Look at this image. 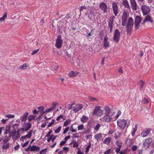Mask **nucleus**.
I'll return each instance as SVG.
<instances>
[{
    "mask_svg": "<svg viewBox=\"0 0 154 154\" xmlns=\"http://www.w3.org/2000/svg\"><path fill=\"white\" fill-rule=\"evenodd\" d=\"M117 124L119 128L122 130H124L125 126L128 128L130 122L124 119H119L117 121Z\"/></svg>",
    "mask_w": 154,
    "mask_h": 154,
    "instance_id": "f257e3e1",
    "label": "nucleus"
},
{
    "mask_svg": "<svg viewBox=\"0 0 154 154\" xmlns=\"http://www.w3.org/2000/svg\"><path fill=\"white\" fill-rule=\"evenodd\" d=\"M133 25V20L132 18L129 17L126 24V31L128 33H131V32Z\"/></svg>",
    "mask_w": 154,
    "mask_h": 154,
    "instance_id": "f03ea898",
    "label": "nucleus"
},
{
    "mask_svg": "<svg viewBox=\"0 0 154 154\" xmlns=\"http://www.w3.org/2000/svg\"><path fill=\"white\" fill-rule=\"evenodd\" d=\"M103 113V110L101 109V107L99 106H97L95 107L92 114L93 115H95L97 117H100L102 115Z\"/></svg>",
    "mask_w": 154,
    "mask_h": 154,
    "instance_id": "7ed1b4c3",
    "label": "nucleus"
},
{
    "mask_svg": "<svg viewBox=\"0 0 154 154\" xmlns=\"http://www.w3.org/2000/svg\"><path fill=\"white\" fill-rule=\"evenodd\" d=\"M120 32L118 29H116L114 34V41L116 42H118L120 40Z\"/></svg>",
    "mask_w": 154,
    "mask_h": 154,
    "instance_id": "20e7f679",
    "label": "nucleus"
},
{
    "mask_svg": "<svg viewBox=\"0 0 154 154\" xmlns=\"http://www.w3.org/2000/svg\"><path fill=\"white\" fill-rule=\"evenodd\" d=\"M63 43V40L61 39V35H58L56 40V47L58 48H61Z\"/></svg>",
    "mask_w": 154,
    "mask_h": 154,
    "instance_id": "39448f33",
    "label": "nucleus"
},
{
    "mask_svg": "<svg viewBox=\"0 0 154 154\" xmlns=\"http://www.w3.org/2000/svg\"><path fill=\"white\" fill-rule=\"evenodd\" d=\"M31 124L30 123L26 122L24 123L23 127L20 128L19 131L23 132L28 131L31 127Z\"/></svg>",
    "mask_w": 154,
    "mask_h": 154,
    "instance_id": "423d86ee",
    "label": "nucleus"
},
{
    "mask_svg": "<svg viewBox=\"0 0 154 154\" xmlns=\"http://www.w3.org/2000/svg\"><path fill=\"white\" fill-rule=\"evenodd\" d=\"M141 9L144 15L148 14L150 10L149 7L146 5L142 6L141 7Z\"/></svg>",
    "mask_w": 154,
    "mask_h": 154,
    "instance_id": "0eeeda50",
    "label": "nucleus"
},
{
    "mask_svg": "<svg viewBox=\"0 0 154 154\" xmlns=\"http://www.w3.org/2000/svg\"><path fill=\"white\" fill-rule=\"evenodd\" d=\"M112 4V8L114 14L115 16H116L119 13L118 6L117 4L114 2H113Z\"/></svg>",
    "mask_w": 154,
    "mask_h": 154,
    "instance_id": "6e6552de",
    "label": "nucleus"
},
{
    "mask_svg": "<svg viewBox=\"0 0 154 154\" xmlns=\"http://www.w3.org/2000/svg\"><path fill=\"white\" fill-rule=\"evenodd\" d=\"M103 47L105 49L109 47L110 44L108 40V38L107 36H105L104 38L103 41Z\"/></svg>",
    "mask_w": 154,
    "mask_h": 154,
    "instance_id": "1a4fd4ad",
    "label": "nucleus"
},
{
    "mask_svg": "<svg viewBox=\"0 0 154 154\" xmlns=\"http://www.w3.org/2000/svg\"><path fill=\"white\" fill-rule=\"evenodd\" d=\"M83 108V106L82 104H78L75 106L73 107V111L75 112H77L81 110Z\"/></svg>",
    "mask_w": 154,
    "mask_h": 154,
    "instance_id": "9d476101",
    "label": "nucleus"
},
{
    "mask_svg": "<svg viewBox=\"0 0 154 154\" xmlns=\"http://www.w3.org/2000/svg\"><path fill=\"white\" fill-rule=\"evenodd\" d=\"M131 7L133 10H136L137 9V5L135 0H130Z\"/></svg>",
    "mask_w": 154,
    "mask_h": 154,
    "instance_id": "9b49d317",
    "label": "nucleus"
},
{
    "mask_svg": "<svg viewBox=\"0 0 154 154\" xmlns=\"http://www.w3.org/2000/svg\"><path fill=\"white\" fill-rule=\"evenodd\" d=\"M32 131H31L28 132V134L24 136H22L20 138V140L23 141L24 140H26L27 138H30L32 136Z\"/></svg>",
    "mask_w": 154,
    "mask_h": 154,
    "instance_id": "f8f14e48",
    "label": "nucleus"
},
{
    "mask_svg": "<svg viewBox=\"0 0 154 154\" xmlns=\"http://www.w3.org/2000/svg\"><path fill=\"white\" fill-rule=\"evenodd\" d=\"M100 7L104 13H106L107 12L108 8L106 3L104 2L101 3L100 5Z\"/></svg>",
    "mask_w": 154,
    "mask_h": 154,
    "instance_id": "ddd939ff",
    "label": "nucleus"
},
{
    "mask_svg": "<svg viewBox=\"0 0 154 154\" xmlns=\"http://www.w3.org/2000/svg\"><path fill=\"white\" fill-rule=\"evenodd\" d=\"M152 141V139L151 137L148 138L146 139L143 143V145L146 147H148Z\"/></svg>",
    "mask_w": 154,
    "mask_h": 154,
    "instance_id": "4468645a",
    "label": "nucleus"
},
{
    "mask_svg": "<svg viewBox=\"0 0 154 154\" xmlns=\"http://www.w3.org/2000/svg\"><path fill=\"white\" fill-rule=\"evenodd\" d=\"M79 73V72L78 71H71L68 74V75L69 77H74L77 76Z\"/></svg>",
    "mask_w": 154,
    "mask_h": 154,
    "instance_id": "2eb2a0df",
    "label": "nucleus"
},
{
    "mask_svg": "<svg viewBox=\"0 0 154 154\" xmlns=\"http://www.w3.org/2000/svg\"><path fill=\"white\" fill-rule=\"evenodd\" d=\"M150 131V129L149 128H147L144 130L141 134V136L144 137L147 136L149 133Z\"/></svg>",
    "mask_w": 154,
    "mask_h": 154,
    "instance_id": "dca6fc26",
    "label": "nucleus"
},
{
    "mask_svg": "<svg viewBox=\"0 0 154 154\" xmlns=\"http://www.w3.org/2000/svg\"><path fill=\"white\" fill-rule=\"evenodd\" d=\"M103 135L101 133L97 134L94 136V138L97 141L101 140L103 139Z\"/></svg>",
    "mask_w": 154,
    "mask_h": 154,
    "instance_id": "f3484780",
    "label": "nucleus"
},
{
    "mask_svg": "<svg viewBox=\"0 0 154 154\" xmlns=\"http://www.w3.org/2000/svg\"><path fill=\"white\" fill-rule=\"evenodd\" d=\"M112 119V117H111L108 114H106L103 118V121L106 122H110Z\"/></svg>",
    "mask_w": 154,
    "mask_h": 154,
    "instance_id": "a211bd4d",
    "label": "nucleus"
},
{
    "mask_svg": "<svg viewBox=\"0 0 154 154\" xmlns=\"http://www.w3.org/2000/svg\"><path fill=\"white\" fill-rule=\"evenodd\" d=\"M89 119V117L83 115L80 118V121L83 123L87 122Z\"/></svg>",
    "mask_w": 154,
    "mask_h": 154,
    "instance_id": "6ab92c4d",
    "label": "nucleus"
},
{
    "mask_svg": "<svg viewBox=\"0 0 154 154\" xmlns=\"http://www.w3.org/2000/svg\"><path fill=\"white\" fill-rule=\"evenodd\" d=\"M58 104L57 103L54 102L52 104V106L49 109H48L46 110L45 111V112H46V113H48L50 112H51V111H52L53 109H54V108H55L57 105Z\"/></svg>",
    "mask_w": 154,
    "mask_h": 154,
    "instance_id": "aec40b11",
    "label": "nucleus"
},
{
    "mask_svg": "<svg viewBox=\"0 0 154 154\" xmlns=\"http://www.w3.org/2000/svg\"><path fill=\"white\" fill-rule=\"evenodd\" d=\"M149 21L151 23L152 22V20L151 17L149 15H147L145 18V19L143 20V22L142 23V24L143 25L144 23L147 21Z\"/></svg>",
    "mask_w": 154,
    "mask_h": 154,
    "instance_id": "412c9836",
    "label": "nucleus"
},
{
    "mask_svg": "<svg viewBox=\"0 0 154 154\" xmlns=\"http://www.w3.org/2000/svg\"><path fill=\"white\" fill-rule=\"evenodd\" d=\"M122 3L125 8L130 9V7L128 1L127 0H122Z\"/></svg>",
    "mask_w": 154,
    "mask_h": 154,
    "instance_id": "4be33fe9",
    "label": "nucleus"
},
{
    "mask_svg": "<svg viewBox=\"0 0 154 154\" xmlns=\"http://www.w3.org/2000/svg\"><path fill=\"white\" fill-rule=\"evenodd\" d=\"M115 17L113 16H111L109 18V26H113V24L114 22V19Z\"/></svg>",
    "mask_w": 154,
    "mask_h": 154,
    "instance_id": "5701e85b",
    "label": "nucleus"
},
{
    "mask_svg": "<svg viewBox=\"0 0 154 154\" xmlns=\"http://www.w3.org/2000/svg\"><path fill=\"white\" fill-rule=\"evenodd\" d=\"M28 115V113L27 112H26L23 115L22 117L21 121L22 122H25L27 119V117Z\"/></svg>",
    "mask_w": 154,
    "mask_h": 154,
    "instance_id": "b1692460",
    "label": "nucleus"
},
{
    "mask_svg": "<svg viewBox=\"0 0 154 154\" xmlns=\"http://www.w3.org/2000/svg\"><path fill=\"white\" fill-rule=\"evenodd\" d=\"M30 150L31 151H38L39 150V147L37 146H31Z\"/></svg>",
    "mask_w": 154,
    "mask_h": 154,
    "instance_id": "393cba45",
    "label": "nucleus"
},
{
    "mask_svg": "<svg viewBox=\"0 0 154 154\" xmlns=\"http://www.w3.org/2000/svg\"><path fill=\"white\" fill-rule=\"evenodd\" d=\"M111 139L110 137H107L103 141V143L106 144L108 145L110 143Z\"/></svg>",
    "mask_w": 154,
    "mask_h": 154,
    "instance_id": "a878e982",
    "label": "nucleus"
},
{
    "mask_svg": "<svg viewBox=\"0 0 154 154\" xmlns=\"http://www.w3.org/2000/svg\"><path fill=\"white\" fill-rule=\"evenodd\" d=\"M104 110L106 112V114H108L111 111L110 108L108 106H105L104 107Z\"/></svg>",
    "mask_w": 154,
    "mask_h": 154,
    "instance_id": "bb28decb",
    "label": "nucleus"
},
{
    "mask_svg": "<svg viewBox=\"0 0 154 154\" xmlns=\"http://www.w3.org/2000/svg\"><path fill=\"white\" fill-rule=\"evenodd\" d=\"M121 134V133L117 131L115 133L114 137L116 139L119 138L120 137Z\"/></svg>",
    "mask_w": 154,
    "mask_h": 154,
    "instance_id": "cd10ccee",
    "label": "nucleus"
},
{
    "mask_svg": "<svg viewBox=\"0 0 154 154\" xmlns=\"http://www.w3.org/2000/svg\"><path fill=\"white\" fill-rule=\"evenodd\" d=\"M71 122V120L70 119H68V120H66L64 122L63 125L64 127L67 126Z\"/></svg>",
    "mask_w": 154,
    "mask_h": 154,
    "instance_id": "c85d7f7f",
    "label": "nucleus"
},
{
    "mask_svg": "<svg viewBox=\"0 0 154 154\" xmlns=\"http://www.w3.org/2000/svg\"><path fill=\"white\" fill-rule=\"evenodd\" d=\"M29 66V65H27V64L26 63H25L23 64V65L20 66L19 68L20 69H26V68L28 67Z\"/></svg>",
    "mask_w": 154,
    "mask_h": 154,
    "instance_id": "c756f323",
    "label": "nucleus"
},
{
    "mask_svg": "<svg viewBox=\"0 0 154 154\" xmlns=\"http://www.w3.org/2000/svg\"><path fill=\"white\" fill-rule=\"evenodd\" d=\"M139 83L140 85V90H141L142 89L144 85V82L142 80H141L139 82Z\"/></svg>",
    "mask_w": 154,
    "mask_h": 154,
    "instance_id": "7c9ffc66",
    "label": "nucleus"
},
{
    "mask_svg": "<svg viewBox=\"0 0 154 154\" xmlns=\"http://www.w3.org/2000/svg\"><path fill=\"white\" fill-rule=\"evenodd\" d=\"M141 18L139 16H137L135 19V22L140 23Z\"/></svg>",
    "mask_w": 154,
    "mask_h": 154,
    "instance_id": "2f4dec72",
    "label": "nucleus"
},
{
    "mask_svg": "<svg viewBox=\"0 0 154 154\" xmlns=\"http://www.w3.org/2000/svg\"><path fill=\"white\" fill-rule=\"evenodd\" d=\"M62 119L63 121L65 120V119L64 118V116L63 115H60V116H58L56 119V120L57 121H60V120Z\"/></svg>",
    "mask_w": 154,
    "mask_h": 154,
    "instance_id": "473e14b6",
    "label": "nucleus"
},
{
    "mask_svg": "<svg viewBox=\"0 0 154 154\" xmlns=\"http://www.w3.org/2000/svg\"><path fill=\"white\" fill-rule=\"evenodd\" d=\"M7 16V14L6 12H5L4 15L2 17L0 18V21L1 22H2L6 18Z\"/></svg>",
    "mask_w": 154,
    "mask_h": 154,
    "instance_id": "72a5a7b5",
    "label": "nucleus"
},
{
    "mask_svg": "<svg viewBox=\"0 0 154 154\" xmlns=\"http://www.w3.org/2000/svg\"><path fill=\"white\" fill-rule=\"evenodd\" d=\"M127 20V19L126 18H122V25L123 26H125L126 25V22Z\"/></svg>",
    "mask_w": 154,
    "mask_h": 154,
    "instance_id": "f704fd0d",
    "label": "nucleus"
},
{
    "mask_svg": "<svg viewBox=\"0 0 154 154\" xmlns=\"http://www.w3.org/2000/svg\"><path fill=\"white\" fill-rule=\"evenodd\" d=\"M36 116L34 115H30L28 116V120L29 121H31L34 119L36 117Z\"/></svg>",
    "mask_w": 154,
    "mask_h": 154,
    "instance_id": "c9c22d12",
    "label": "nucleus"
},
{
    "mask_svg": "<svg viewBox=\"0 0 154 154\" xmlns=\"http://www.w3.org/2000/svg\"><path fill=\"white\" fill-rule=\"evenodd\" d=\"M116 144L118 146V147H122V143L121 141L117 140L116 142Z\"/></svg>",
    "mask_w": 154,
    "mask_h": 154,
    "instance_id": "e433bc0d",
    "label": "nucleus"
},
{
    "mask_svg": "<svg viewBox=\"0 0 154 154\" xmlns=\"http://www.w3.org/2000/svg\"><path fill=\"white\" fill-rule=\"evenodd\" d=\"M62 128L61 126L59 127L57 129L55 130L54 131V132L56 134L59 133L60 130H61V129Z\"/></svg>",
    "mask_w": 154,
    "mask_h": 154,
    "instance_id": "4c0bfd02",
    "label": "nucleus"
},
{
    "mask_svg": "<svg viewBox=\"0 0 154 154\" xmlns=\"http://www.w3.org/2000/svg\"><path fill=\"white\" fill-rule=\"evenodd\" d=\"M122 18H126L127 19L128 15L126 11H123V15L122 17Z\"/></svg>",
    "mask_w": 154,
    "mask_h": 154,
    "instance_id": "58836bf2",
    "label": "nucleus"
},
{
    "mask_svg": "<svg viewBox=\"0 0 154 154\" xmlns=\"http://www.w3.org/2000/svg\"><path fill=\"white\" fill-rule=\"evenodd\" d=\"M84 126L82 124L78 126L77 128L78 130H82L84 129Z\"/></svg>",
    "mask_w": 154,
    "mask_h": 154,
    "instance_id": "ea45409f",
    "label": "nucleus"
},
{
    "mask_svg": "<svg viewBox=\"0 0 154 154\" xmlns=\"http://www.w3.org/2000/svg\"><path fill=\"white\" fill-rule=\"evenodd\" d=\"M88 99L91 101H94L95 102H97V99L91 97V96H89Z\"/></svg>",
    "mask_w": 154,
    "mask_h": 154,
    "instance_id": "a19ab883",
    "label": "nucleus"
},
{
    "mask_svg": "<svg viewBox=\"0 0 154 154\" xmlns=\"http://www.w3.org/2000/svg\"><path fill=\"white\" fill-rule=\"evenodd\" d=\"M100 126V124H97L94 128L95 130L96 131H97L99 130Z\"/></svg>",
    "mask_w": 154,
    "mask_h": 154,
    "instance_id": "79ce46f5",
    "label": "nucleus"
},
{
    "mask_svg": "<svg viewBox=\"0 0 154 154\" xmlns=\"http://www.w3.org/2000/svg\"><path fill=\"white\" fill-rule=\"evenodd\" d=\"M5 116L8 119H11L14 118L15 117V116L13 115H11V114H8L5 115Z\"/></svg>",
    "mask_w": 154,
    "mask_h": 154,
    "instance_id": "37998d69",
    "label": "nucleus"
},
{
    "mask_svg": "<svg viewBox=\"0 0 154 154\" xmlns=\"http://www.w3.org/2000/svg\"><path fill=\"white\" fill-rule=\"evenodd\" d=\"M10 132V128L9 127H6L5 131L4 132V134H6Z\"/></svg>",
    "mask_w": 154,
    "mask_h": 154,
    "instance_id": "c03bdc74",
    "label": "nucleus"
},
{
    "mask_svg": "<svg viewBox=\"0 0 154 154\" xmlns=\"http://www.w3.org/2000/svg\"><path fill=\"white\" fill-rule=\"evenodd\" d=\"M91 146V144L90 143L88 146L85 148V152L87 153L89 151V149Z\"/></svg>",
    "mask_w": 154,
    "mask_h": 154,
    "instance_id": "a18cd8bd",
    "label": "nucleus"
},
{
    "mask_svg": "<svg viewBox=\"0 0 154 154\" xmlns=\"http://www.w3.org/2000/svg\"><path fill=\"white\" fill-rule=\"evenodd\" d=\"M142 102L143 103L146 104L149 102V100L147 99L146 98H144L142 101Z\"/></svg>",
    "mask_w": 154,
    "mask_h": 154,
    "instance_id": "49530a36",
    "label": "nucleus"
},
{
    "mask_svg": "<svg viewBox=\"0 0 154 154\" xmlns=\"http://www.w3.org/2000/svg\"><path fill=\"white\" fill-rule=\"evenodd\" d=\"M10 137V136H9V137H5V139L3 140V142L4 143H7L9 140V138Z\"/></svg>",
    "mask_w": 154,
    "mask_h": 154,
    "instance_id": "de8ad7c7",
    "label": "nucleus"
},
{
    "mask_svg": "<svg viewBox=\"0 0 154 154\" xmlns=\"http://www.w3.org/2000/svg\"><path fill=\"white\" fill-rule=\"evenodd\" d=\"M73 146L74 148H77L79 146V144L77 141H75L73 143Z\"/></svg>",
    "mask_w": 154,
    "mask_h": 154,
    "instance_id": "09e8293b",
    "label": "nucleus"
},
{
    "mask_svg": "<svg viewBox=\"0 0 154 154\" xmlns=\"http://www.w3.org/2000/svg\"><path fill=\"white\" fill-rule=\"evenodd\" d=\"M9 144L8 143L5 145H3L2 146V148L4 149H7L9 147Z\"/></svg>",
    "mask_w": 154,
    "mask_h": 154,
    "instance_id": "8fccbe9b",
    "label": "nucleus"
},
{
    "mask_svg": "<svg viewBox=\"0 0 154 154\" xmlns=\"http://www.w3.org/2000/svg\"><path fill=\"white\" fill-rule=\"evenodd\" d=\"M121 114V111L120 110H118L117 112V114L116 116V119H117Z\"/></svg>",
    "mask_w": 154,
    "mask_h": 154,
    "instance_id": "3c124183",
    "label": "nucleus"
},
{
    "mask_svg": "<svg viewBox=\"0 0 154 154\" xmlns=\"http://www.w3.org/2000/svg\"><path fill=\"white\" fill-rule=\"evenodd\" d=\"M54 119L52 120L51 122L49 123L48 125V127H49L51 126L54 124Z\"/></svg>",
    "mask_w": 154,
    "mask_h": 154,
    "instance_id": "603ef678",
    "label": "nucleus"
},
{
    "mask_svg": "<svg viewBox=\"0 0 154 154\" xmlns=\"http://www.w3.org/2000/svg\"><path fill=\"white\" fill-rule=\"evenodd\" d=\"M140 23L135 22V28L136 29H137L139 28L140 26Z\"/></svg>",
    "mask_w": 154,
    "mask_h": 154,
    "instance_id": "864d4df0",
    "label": "nucleus"
},
{
    "mask_svg": "<svg viewBox=\"0 0 154 154\" xmlns=\"http://www.w3.org/2000/svg\"><path fill=\"white\" fill-rule=\"evenodd\" d=\"M121 148V147H118L116 148L115 152L117 154H118V153H119Z\"/></svg>",
    "mask_w": 154,
    "mask_h": 154,
    "instance_id": "5fc2aeb1",
    "label": "nucleus"
},
{
    "mask_svg": "<svg viewBox=\"0 0 154 154\" xmlns=\"http://www.w3.org/2000/svg\"><path fill=\"white\" fill-rule=\"evenodd\" d=\"M137 149V146L135 145L132 146L131 149L133 151L136 150Z\"/></svg>",
    "mask_w": 154,
    "mask_h": 154,
    "instance_id": "6e6d98bb",
    "label": "nucleus"
},
{
    "mask_svg": "<svg viewBox=\"0 0 154 154\" xmlns=\"http://www.w3.org/2000/svg\"><path fill=\"white\" fill-rule=\"evenodd\" d=\"M94 34V32L93 31V29H92L91 30V32L90 33H89L88 35H87V36L88 37H90V36H91V35H93V34Z\"/></svg>",
    "mask_w": 154,
    "mask_h": 154,
    "instance_id": "4d7b16f0",
    "label": "nucleus"
},
{
    "mask_svg": "<svg viewBox=\"0 0 154 154\" xmlns=\"http://www.w3.org/2000/svg\"><path fill=\"white\" fill-rule=\"evenodd\" d=\"M44 108V107L43 106H39L37 108L39 110V111L40 112L43 110Z\"/></svg>",
    "mask_w": 154,
    "mask_h": 154,
    "instance_id": "13d9d810",
    "label": "nucleus"
},
{
    "mask_svg": "<svg viewBox=\"0 0 154 154\" xmlns=\"http://www.w3.org/2000/svg\"><path fill=\"white\" fill-rule=\"evenodd\" d=\"M137 130V129H136V128H133V131L131 133V135L132 136H134V135L136 131Z\"/></svg>",
    "mask_w": 154,
    "mask_h": 154,
    "instance_id": "bf43d9fd",
    "label": "nucleus"
},
{
    "mask_svg": "<svg viewBox=\"0 0 154 154\" xmlns=\"http://www.w3.org/2000/svg\"><path fill=\"white\" fill-rule=\"evenodd\" d=\"M57 137V136L51 135V141L52 142H54V140L56 139Z\"/></svg>",
    "mask_w": 154,
    "mask_h": 154,
    "instance_id": "052dcab7",
    "label": "nucleus"
},
{
    "mask_svg": "<svg viewBox=\"0 0 154 154\" xmlns=\"http://www.w3.org/2000/svg\"><path fill=\"white\" fill-rule=\"evenodd\" d=\"M69 127H66L63 131V134H65V133H66L69 130Z\"/></svg>",
    "mask_w": 154,
    "mask_h": 154,
    "instance_id": "680f3d73",
    "label": "nucleus"
},
{
    "mask_svg": "<svg viewBox=\"0 0 154 154\" xmlns=\"http://www.w3.org/2000/svg\"><path fill=\"white\" fill-rule=\"evenodd\" d=\"M52 130H50V131H49L48 133L47 134H46V137H50L51 135V134L52 133Z\"/></svg>",
    "mask_w": 154,
    "mask_h": 154,
    "instance_id": "e2e57ef3",
    "label": "nucleus"
},
{
    "mask_svg": "<svg viewBox=\"0 0 154 154\" xmlns=\"http://www.w3.org/2000/svg\"><path fill=\"white\" fill-rule=\"evenodd\" d=\"M47 152L46 149H45L41 151L40 152V154H45Z\"/></svg>",
    "mask_w": 154,
    "mask_h": 154,
    "instance_id": "0e129e2a",
    "label": "nucleus"
},
{
    "mask_svg": "<svg viewBox=\"0 0 154 154\" xmlns=\"http://www.w3.org/2000/svg\"><path fill=\"white\" fill-rule=\"evenodd\" d=\"M39 50V49H38L33 51L32 53V55H33L36 54L38 51Z\"/></svg>",
    "mask_w": 154,
    "mask_h": 154,
    "instance_id": "69168bd1",
    "label": "nucleus"
},
{
    "mask_svg": "<svg viewBox=\"0 0 154 154\" xmlns=\"http://www.w3.org/2000/svg\"><path fill=\"white\" fill-rule=\"evenodd\" d=\"M111 149H109L105 151L104 154H110L111 153Z\"/></svg>",
    "mask_w": 154,
    "mask_h": 154,
    "instance_id": "338daca9",
    "label": "nucleus"
},
{
    "mask_svg": "<svg viewBox=\"0 0 154 154\" xmlns=\"http://www.w3.org/2000/svg\"><path fill=\"white\" fill-rule=\"evenodd\" d=\"M77 154H84V153L79 148V150L77 152Z\"/></svg>",
    "mask_w": 154,
    "mask_h": 154,
    "instance_id": "774afa93",
    "label": "nucleus"
}]
</instances>
